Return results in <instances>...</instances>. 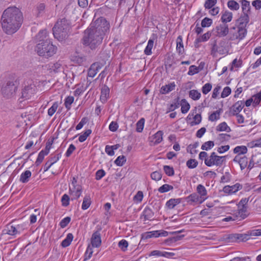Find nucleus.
Listing matches in <instances>:
<instances>
[{
  "label": "nucleus",
  "mask_w": 261,
  "mask_h": 261,
  "mask_svg": "<svg viewBox=\"0 0 261 261\" xmlns=\"http://www.w3.org/2000/svg\"><path fill=\"white\" fill-rule=\"evenodd\" d=\"M35 40L37 43L42 42L51 41L48 38V33L46 30L40 31L36 35Z\"/></svg>",
  "instance_id": "nucleus-11"
},
{
  "label": "nucleus",
  "mask_w": 261,
  "mask_h": 261,
  "mask_svg": "<svg viewBox=\"0 0 261 261\" xmlns=\"http://www.w3.org/2000/svg\"><path fill=\"white\" fill-rule=\"evenodd\" d=\"M22 14L19 9L15 7L6 9L2 16V26L3 31L7 34L15 33L20 28L22 22Z\"/></svg>",
  "instance_id": "nucleus-2"
},
{
  "label": "nucleus",
  "mask_w": 261,
  "mask_h": 261,
  "mask_svg": "<svg viewBox=\"0 0 261 261\" xmlns=\"http://www.w3.org/2000/svg\"><path fill=\"white\" fill-rule=\"evenodd\" d=\"M59 154L54 155L50 158V159L46 162L44 166V171H47L49 168L55 163H56L59 159Z\"/></svg>",
  "instance_id": "nucleus-22"
},
{
  "label": "nucleus",
  "mask_w": 261,
  "mask_h": 261,
  "mask_svg": "<svg viewBox=\"0 0 261 261\" xmlns=\"http://www.w3.org/2000/svg\"><path fill=\"white\" fill-rule=\"evenodd\" d=\"M230 33H232V36L230 37L231 40H242L246 36L247 30L246 27L238 25L237 27L230 28Z\"/></svg>",
  "instance_id": "nucleus-8"
},
{
  "label": "nucleus",
  "mask_w": 261,
  "mask_h": 261,
  "mask_svg": "<svg viewBox=\"0 0 261 261\" xmlns=\"http://www.w3.org/2000/svg\"><path fill=\"white\" fill-rule=\"evenodd\" d=\"M92 131L91 129L86 130L83 134L79 136V140L80 142L85 141L87 137L91 134Z\"/></svg>",
  "instance_id": "nucleus-46"
},
{
  "label": "nucleus",
  "mask_w": 261,
  "mask_h": 261,
  "mask_svg": "<svg viewBox=\"0 0 261 261\" xmlns=\"http://www.w3.org/2000/svg\"><path fill=\"white\" fill-rule=\"evenodd\" d=\"M189 97L194 100H197L201 97V93L197 90H191L189 91Z\"/></svg>",
  "instance_id": "nucleus-37"
},
{
  "label": "nucleus",
  "mask_w": 261,
  "mask_h": 261,
  "mask_svg": "<svg viewBox=\"0 0 261 261\" xmlns=\"http://www.w3.org/2000/svg\"><path fill=\"white\" fill-rule=\"evenodd\" d=\"M248 149L246 146H238L233 149V152L237 154V155L245 154L247 152Z\"/></svg>",
  "instance_id": "nucleus-27"
},
{
  "label": "nucleus",
  "mask_w": 261,
  "mask_h": 261,
  "mask_svg": "<svg viewBox=\"0 0 261 261\" xmlns=\"http://www.w3.org/2000/svg\"><path fill=\"white\" fill-rule=\"evenodd\" d=\"M242 185L239 183H237L235 185L231 186H230L232 194L235 193L239 190L242 189Z\"/></svg>",
  "instance_id": "nucleus-59"
},
{
  "label": "nucleus",
  "mask_w": 261,
  "mask_h": 261,
  "mask_svg": "<svg viewBox=\"0 0 261 261\" xmlns=\"http://www.w3.org/2000/svg\"><path fill=\"white\" fill-rule=\"evenodd\" d=\"M199 72L198 67L195 65H191L189 67L188 74L189 75H193Z\"/></svg>",
  "instance_id": "nucleus-57"
},
{
  "label": "nucleus",
  "mask_w": 261,
  "mask_h": 261,
  "mask_svg": "<svg viewBox=\"0 0 261 261\" xmlns=\"http://www.w3.org/2000/svg\"><path fill=\"white\" fill-rule=\"evenodd\" d=\"M74 101V97L73 96H68L65 99L64 105L65 108L69 110L71 108V105Z\"/></svg>",
  "instance_id": "nucleus-41"
},
{
  "label": "nucleus",
  "mask_w": 261,
  "mask_h": 261,
  "mask_svg": "<svg viewBox=\"0 0 261 261\" xmlns=\"http://www.w3.org/2000/svg\"><path fill=\"white\" fill-rule=\"evenodd\" d=\"M188 202H195L199 200V196L196 193H193L187 197Z\"/></svg>",
  "instance_id": "nucleus-49"
},
{
  "label": "nucleus",
  "mask_w": 261,
  "mask_h": 261,
  "mask_svg": "<svg viewBox=\"0 0 261 261\" xmlns=\"http://www.w3.org/2000/svg\"><path fill=\"white\" fill-rule=\"evenodd\" d=\"M242 9L243 14H249L250 13V5L249 2L247 0H241Z\"/></svg>",
  "instance_id": "nucleus-23"
},
{
  "label": "nucleus",
  "mask_w": 261,
  "mask_h": 261,
  "mask_svg": "<svg viewBox=\"0 0 261 261\" xmlns=\"http://www.w3.org/2000/svg\"><path fill=\"white\" fill-rule=\"evenodd\" d=\"M152 179L155 181H159L161 179L162 175V173L159 171L153 172L150 175Z\"/></svg>",
  "instance_id": "nucleus-50"
},
{
  "label": "nucleus",
  "mask_w": 261,
  "mask_h": 261,
  "mask_svg": "<svg viewBox=\"0 0 261 261\" xmlns=\"http://www.w3.org/2000/svg\"><path fill=\"white\" fill-rule=\"evenodd\" d=\"M227 7L229 9L233 11L238 10L240 8V5L234 0H230L227 2Z\"/></svg>",
  "instance_id": "nucleus-35"
},
{
  "label": "nucleus",
  "mask_w": 261,
  "mask_h": 261,
  "mask_svg": "<svg viewBox=\"0 0 261 261\" xmlns=\"http://www.w3.org/2000/svg\"><path fill=\"white\" fill-rule=\"evenodd\" d=\"M244 107V102L243 100L238 101L230 108L229 111L230 116H234L239 114Z\"/></svg>",
  "instance_id": "nucleus-10"
},
{
  "label": "nucleus",
  "mask_w": 261,
  "mask_h": 261,
  "mask_svg": "<svg viewBox=\"0 0 261 261\" xmlns=\"http://www.w3.org/2000/svg\"><path fill=\"white\" fill-rule=\"evenodd\" d=\"M83 189L82 186H76L70 188L69 191L71 196V200L77 199L81 195Z\"/></svg>",
  "instance_id": "nucleus-13"
},
{
  "label": "nucleus",
  "mask_w": 261,
  "mask_h": 261,
  "mask_svg": "<svg viewBox=\"0 0 261 261\" xmlns=\"http://www.w3.org/2000/svg\"><path fill=\"white\" fill-rule=\"evenodd\" d=\"M176 51L179 55H182L185 53L184 44L182 42V37L179 35L176 39Z\"/></svg>",
  "instance_id": "nucleus-21"
},
{
  "label": "nucleus",
  "mask_w": 261,
  "mask_h": 261,
  "mask_svg": "<svg viewBox=\"0 0 261 261\" xmlns=\"http://www.w3.org/2000/svg\"><path fill=\"white\" fill-rule=\"evenodd\" d=\"M216 130L219 132L226 131L230 132L231 131L230 128L227 125L225 122L220 123L216 128Z\"/></svg>",
  "instance_id": "nucleus-36"
},
{
  "label": "nucleus",
  "mask_w": 261,
  "mask_h": 261,
  "mask_svg": "<svg viewBox=\"0 0 261 261\" xmlns=\"http://www.w3.org/2000/svg\"><path fill=\"white\" fill-rule=\"evenodd\" d=\"M212 88V84L210 83H206L202 87V92L204 94H206L211 90Z\"/></svg>",
  "instance_id": "nucleus-58"
},
{
  "label": "nucleus",
  "mask_w": 261,
  "mask_h": 261,
  "mask_svg": "<svg viewBox=\"0 0 261 261\" xmlns=\"http://www.w3.org/2000/svg\"><path fill=\"white\" fill-rule=\"evenodd\" d=\"M173 189V187L168 184H164L158 189V191L161 193L167 192Z\"/></svg>",
  "instance_id": "nucleus-38"
},
{
  "label": "nucleus",
  "mask_w": 261,
  "mask_h": 261,
  "mask_svg": "<svg viewBox=\"0 0 261 261\" xmlns=\"http://www.w3.org/2000/svg\"><path fill=\"white\" fill-rule=\"evenodd\" d=\"M180 106L181 112L183 114L187 113L190 108V104L185 99H182L181 100Z\"/></svg>",
  "instance_id": "nucleus-34"
},
{
  "label": "nucleus",
  "mask_w": 261,
  "mask_h": 261,
  "mask_svg": "<svg viewBox=\"0 0 261 261\" xmlns=\"http://www.w3.org/2000/svg\"><path fill=\"white\" fill-rule=\"evenodd\" d=\"M32 173L30 170H26L20 175L19 180L22 183H26L29 181L31 176Z\"/></svg>",
  "instance_id": "nucleus-29"
},
{
  "label": "nucleus",
  "mask_w": 261,
  "mask_h": 261,
  "mask_svg": "<svg viewBox=\"0 0 261 261\" xmlns=\"http://www.w3.org/2000/svg\"><path fill=\"white\" fill-rule=\"evenodd\" d=\"M101 66L99 63H94L92 64L88 72L89 76L93 77L101 69Z\"/></svg>",
  "instance_id": "nucleus-16"
},
{
  "label": "nucleus",
  "mask_w": 261,
  "mask_h": 261,
  "mask_svg": "<svg viewBox=\"0 0 261 261\" xmlns=\"http://www.w3.org/2000/svg\"><path fill=\"white\" fill-rule=\"evenodd\" d=\"M110 95V89L106 86L104 85L102 86L101 90V94L100 97V101L103 103H105L108 98L109 97Z\"/></svg>",
  "instance_id": "nucleus-17"
},
{
  "label": "nucleus",
  "mask_w": 261,
  "mask_h": 261,
  "mask_svg": "<svg viewBox=\"0 0 261 261\" xmlns=\"http://www.w3.org/2000/svg\"><path fill=\"white\" fill-rule=\"evenodd\" d=\"M73 234L71 233H69L66 238L62 242L61 246L63 247H67L69 246L73 240Z\"/></svg>",
  "instance_id": "nucleus-32"
},
{
  "label": "nucleus",
  "mask_w": 261,
  "mask_h": 261,
  "mask_svg": "<svg viewBox=\"0 0 261 261\" xmlns=\"http://www.w3.org/2000/svg\"><path fill=\"white\" fill-rule=\"evenodd\" d=\"M250 239L248 231L246 233H238V242H245Z\"/></svg>",
  "instance_id": "nucleus-47"
},
{
  "label": "nucleus",
  "mask_w": 261,
  "mask_h": 261,
  "mask_svg": "<svg viewBox=\"0 0 261 261\" xmlns=\"http://www.w3.org/2000/svg\"><path fill=\"white\" fill-rule=\"evenodd\" d=\"M216 3L217 0H206L204 3V7L207 9H211Z\"/></svg>",
  "instance_id": "nucleus-54"
},
{
  "label": "nucleus",
  "mask_w": 261,
  "mask_h": 261,
  "mask_svg": "<svg viewBox=\"0 0 261 261\" xmlns=\"http://www.w3.org/2000/svg\"><path fill=\"white\" fill-rule=\"evenodd\" d=\"M71 220V218L69 217H66L62 219L60 222V226L61 228H65L69 224Z\"/></svg>",
  "instance_id": "nucleus-60"
},
{
  "label": "nucleus",
  "mask_w": 261,
  "mask_h": 261,
  "mask_svg": "<svg viewBox=\"0 0 261 261\" xmlns=\"http://www.w3.org/2000/svg\"><path fill=\"white\" fill-rule=\"evenodd\" d=\"M197 192L204 200L206 199L207 191L203 185L199 184L197 186Z\"/></svg>",
  "instance_id": "nucleus-30"
},
{
  "label": "nucleus",
  "mask_w": 261,
  "mask_h": 261,
  "mask_svg": "<svg viewBox=\"0 0 261 261\" xmlns=\"http://www.w3.org/2000/svg\"><path fill=\"white\" fill-rule=\"evenodd\" d=\"M212 19L205 17L201 21V26L203 28L208 27L212 24Z\"/></svg>",
  "instance_id": "nucleus-53"
},
{
  "label": "nucleus",
  "mask_w": 261,
  "mask_h": 261,
  "mask_svg": "<svg viewBox=\"0 0 261 261\" xmlns=\"http://www.w3.org/2000/svg\"><path fill=\"white\" fill-rule=\"evenodd\" d=\"M222 111L221 109L214 112L208 117V120L211 121H215L220 119V115Z\"/></svg>",
  "instance_id": "nucleus-33"
},
{
  "label": "nucleus",
  "mask_w": 261,
  "mask_h": 261,
  "mask_svg": "<svg viewBox=\"0 0 261 261\" xmlns=\"http://www.w3.org/2000/svg\"><path fill=\"white\" fill-rule=\"evenodd\" d=\"M153 216L154 213L151 209L149 207H146L143 211L141 218H143L144 221L151 220L153 219Z\"/></svg>",
  "instance_id": "nucleus-18"
},
{
  "label": "nucleus",
  "mask_w": 261,
  "mask_h": 261,
  "mask_svg": "<svg viewBox=\"0 0 261 261\" xmlns=\"http://www.w3.org/2000/svg\"><path fill=\"white\" fill-rule=\"evenodd\" d=\"M126 158L124 155H120L117 157V158L114 161L116 165L119 166H122L126 162Z\"/></svg>",
  "instance_id": "nucleus-42"
},
{
  "label": "nucleus",
  "mask_w": 261,
  "mask_h": 261,
  "mask_svg": "<svg viewBox=\"0 0 261 261\" xmlns=\"http://www.w3.org/2000/svg\"><path fill=\"white\" fill-rule=\"evenodd\" d=\"M214 146V142L212 141H209L203 143L201 146V149L203 150H208Z\"/></svg>",
  "instance_id": "nucleus-43"
},
{
  "label": "nucleus",
  "mask_w": 261,
  "mask_h": 261,
  "mask_svg": "<svg viewBox=\"0 0 261 261\" xmlns=\"http://www.w3.org/2000/svg\"><path fill=\"white\" fill-rule=\"evenodd\" d=\"M230 136L226 134H220L219 135L218 139L221 142L228 141L229 140Z\"/></svg>",
  "instance_id": "nucleus-61"
},
{
  "label": "nucleus",
  "mask_w": 261,
  "mask_h": 261,
  "mask_svg": "<svg viewBox=\"0 0 261 261\" xmlns=\"http://www.w3.org/2000/svg\"><path fill=\"white\" fill-rule=\"evenodd\" d=\"M163 132L162 130H159L154 135L152 136V140L154 144H158L163 140Z\"/></svg>",
  "instance_id": "nucleus-24"
},
{
  "label": "nucleus",
  "mask_w": 261,
  "mask_h": 261,
  "mask_svg": "<svg viewBox=\"0 0 261 261\" xmlns=\"http://www.w3.org/2000/svg\"><path fill=\"white\" fill-rule=\"evenodd\" d=\"M93 247L91 246L90 245H89L86 249V251L85 253V258L84 260L86 261L87 259H89L91 258L92 253H93Z\"/></svg>",
  "instance_id": "nucleus-44"
},
{
  "label": "nucleus",
  "mask_w": 261,
  "mask_h": 261,
  "mask_svg": "<svg viewBox=\"0 0 261 261\" xmlns=\"http://www.w3.org/2000/svg\"><path fill=\"white\" fill-rule=\"evenodd\" d=\"M154 39H150L147 43V45L145 47L144 53L146 55L149 56L152 54V49L153 46Z\"/></svg>",
  "instance_id": "nucleus-31"
},
{
  "label": "nucleus",
  "mask_w": 261,
  "mask_h": 261,
  "mask_svg": "<svg viewBox=\"0 0 261 261\" xmlns=\"http://www.w3.org/2000/svg\"><path fill=\"white\" fill-rule=\"evenodd\" d=\"M145 123V119L143 118H141L136 123V131L138 133H141L143 129Z\"/></svg>",
  "instance_id": "nucleus-40"
},
{
  "label": "nucleus",
  "mask_w": 261,
  "mask_h": 261,
  "mask_svg": "<svg viewBox=\"0 0 261 261\" xmlns=\"http://www.w3.org/2000/svg\"><path fill=\"white\" fill-rule=\"evenodd\" d=\"M91 199L89 194H86L83 199V201L82 205V208L83 210L88 209L91 204Z\"/></svg>",
  "instance_id": "nucleus-25"
},
{
  "label": "nucleus",
  "mask_w": 261,
  "mask_h": 261,
  "mask_svg": "<svg viewBox=\"0 0 261 261\" xmlns=\"http://www.w3.org/2000/svg\"><path fill=\"white\" fill-rule=\"evenodd\" d=\"M225 239L229 243L238 242V233L229 234L226 236Z\"/></svg>",
  "instance_id": "nucleus-39"
},
{
  "label": "nucleus",
  "mask_w": 261,
  "mask_h": 261,
  "mask_svg": "<svg viewBox=\"0 0 261 261\" xmlns=\"http://www.w3.org/2000/svg\"><path fill=\"white\" fill-rule=\"evenodd\" d=\"M198 162L195 159H190L186 163L187 166L190 169H194L198 165Z\"/></svg>",
  "instance_id": "nucleus-45"
},
{
  "label": "nucleus",
  "mask_w": 261,
  "mask_h": 261,
  "mask_svg": "<svg viewBox=\"0 0 261 261\" xmlns=\"http://www.w3.org/2000/svg\"><path fill=\"white\" fill-rule=\"evenodd\" d=\"M181 202V200L180 198L177 199H170L168 201H167L166 203V205L169 209L173 208L176 205L179 204Z\"/></svg>",
  "instance_id": "nucleus-28"
},
{
  "label": "nucleus",
  "mask_w": 261,
  "mask_h": 261,
  "mask_svg": "<svg viewBox=\"0 0 261 261\" xmlns=\"http://www.w3.org/2000/svg\"><path fill=\"white\" fill-rule=\"evenodd\" d=\"M91 243L93 247H99L101 244V235L99 230L95 231L92 235Z\"/></svg>",
  "instance_id": "nucleus-12"
},
{
  "label": "nucleus",
  "mask_w": 261,
  "mask_h": 261,
  "mask_svg": "<svg viewBox=\"0 0 261 261\" xmlns=\"http://www.w3.org/2000/svg\"><path fill=\"white\" fill-rule=\"evenodd\" d=\"M163 169L164 172L168 176H171L174 175V171L173 167L168 165H165L164 166Z\"/></svg>",
  "instance_id": "nucleus-48"
},
{
  "label": "nucleus",
  "mask_w": 261,
  "mask_h": 261,
  "mask_svg": "<svg viewBox=\"0 0 261 261\" xmlns=\"http://www.w3.org/2000/svg\"><path fill=\"white\" fill-rule=\"evenodd\" d=\"M110 23L103 17H99L92 22L85 31L83 38V44L92 49L101 44L104 36L109 32Z\"/></svg>",
  "instance_id": "nucleus-1"
},
{
  "label": "nucleus",
  "mask_w": 261,
  "mask_h": 261,
  "mask_svg": "<svg viewBox=\"0 0 261 261\" xmlns=\"http://www.w3.org/2000/svg\"><path fill=\"white\" fill-rule=\"evenodd\" d=\"M225 157L226 156H218L215 152H213L211 153L208 159L205 160L204 163L208 167H211L213 165L220 166L223 164Z\"/></svg>",
  "instance_id": "nucleus-9"
},
{
  "label": "nucleus",
  "mask_w": 261,
  "mask_h": 261,
  "mask_svg": "<svg viewBox=\"0 0 261 261\" xmlns=\"http://www.w3.org/2000/svg\"><path fill=\"white\" fill-rule=\"evenodd\" d=\"M73 61L79 65H82L86 61L85 57L76 56L74 57Z\"/></svg>",
  "instance_id": "nucleus-63"
},
{
  "label": "nucleus",
  "mask_w": 261,
  "mask_h": 261,
  "mask_svg": "<svg viewBox=\"0 0 261 261\" xmlns=\"http://www.w3.org/2000/svg\"><path fill=\"white\" fill-rule=\"evenodd\" d=\"M233 161L239 163L242 170L246 168L248 165V158L246 156H240L239 155H236L234 158Z\"/></svg>",
  "instance_id": "nucleus-14"
},
{
  "label": "nucleus",
  "mask_w": 261,
  "mask_h": 261,
  "mask_svg": "<svg viewBox=\"0 0 261 261\" xmlns=\"http://www.w3.org/2000/svg\"><path fill=\"white\" fill-rule=\"evenodd\" d=\"M194 121L191 122V125L193 126L199 124L201 121V116L199 114H196L193 117Z\"/></svg>",
  "instance_id": "nucleus-56"
},
{
  "label": "nucleus",
  "mask_w": 261,
  "mask_h": 261,
  "mask_svg": "<svg viewBox=\"0 0 261 261\" xmlns=\"http://www.w3.org/2000/svg\"><path fill=\"white\" fill-rule=\"evenodd\" d=\"M175 84L174 82L171 83L169 84L163 86L161 87L160 92L162 94H166L174 90L175 88Z\"/></svg>",
  "instance_id": "nucleus-19"
},
{
  "label": "nucleus",
  "mask_w": 261,
  "mask_h": 261,
  "mask_svg": "<svg viewBox=\"0 0 261 261\" xmlns=\"http://www.w3.org/2000/svg\"><path fill=\"white\" fill-rule=\"evenodd\" d=\"M24 228L22 224H15L11 223L6 225L5 229L3 230V234H9L16 236L20 234Z\"/></svg>",
  "instance_id": "nucleus-7"
},
{
  "label": "nucleus",
  "mask_w": 261,
  "mask_h": 261,
  "mask_svg": "<svg viewBox=\"0 0 261 261\" xmlns=\"http://www.w3.org/2000/svg\"><path fill=\"white\" fill-rule=\"evenodd\" d=\"M232 19V13L228 11H226L222 15L221 19L223 23H226L231 21Z\"/></svg>",
  "instance_id": "nucleus-26"
},
{
  "label": "nucleus",
  "mask_w": 261,
  "mask_h": 261,
  "mask_svg": "<svg viewBox=\"0 0 261 261\" xmlns=\"http://www.w3.org/2000/svg\"><path fill=\"white\" fill-rule=\"evenodd\" d=\"M37 82L32 79L24 81L21 89V98L24 99H29L34 96L37 92Z\"/></svg>",
  "instance_id": "nucleus-5"
},
{
  "label": "nucleus",
  "mask_w": 261,
  "mask_h": 261,
  "mask_svg": "<svg viewBox=\"0 0 261 261\" xmlns=\"http://www.w3.org/2000/svg\"><path fill=\"white\" fill-rule=\"evenodd\" d=\"M35 50L39 56L48 58L57 53V47L51 41L42 42L37 44Z\"/></svg>",
  "instance_id": "nucleus-4"
},
{
  "label": "nucleus",
  "mask_w": 261,
  "mask_h": 261,
  "mask_svg": "<svg viewBox=\"0 0 261 261\" xmlns=\"http://www.w3.org/2000/svg\"><path fill=\"white\" fill-rule=\"evenodd\" d=\"M229 261H251L250 256L245 257H236L230 259Z\"/></svg>",
  "instance_id": "nucleus-64"
},
{
  "label": "nucleus",
  "mask_w": 261,
  "mask_h": 261,
  "mask_svg": "<svg viewBox=\"0 0 261 261\" xmlns=\"http://www.w3.org/2000/svg\"><path fill=\"white\" fill-rule=\"evenodd\" d=\"M70 29L69 21L65 18L60 19L53 29V35L59 41H62L68 37Z\"/></svg>",
  "instance_id": "nucleus-3"
},
{
  "label": "nucleus",
  "mask_w": 261,
  "mask_h": 261,
  "mask_svg": "<svg viewBox=\"0 0 261 261\" xmlns=\"http://www.w3.org/2000/svg\"><path fill=\"white\" fill-rule=\"evenodd\" d=\"M58 107V102H55L53 106L48 110V115L50 116L53 115V114L56 111L57 108Z\"/></svg>",
  "instance_id": "nucleus-52"
},
{
  "label": "nucleus",
  "mask_w": 261,
  "mask_h": 261,
  "mask_svg": "<svg viewBox=\"0 0 261 261\" xmlns=\"http://www.w3.org/2000/svg\"><path fill=\"white\" fill-rule=\"evenodd\" d=\"M231 90L229 87H225L222 92L221 93V96L222 98H225L228 96L231 93Z\"/></svg>",
  "instance_id": "nucleus-62"
},
{
  "label": "nucleus",
  "mask_w": 261,
  "mask_h": 261,
  "mask_svg": "<svg viewBox=\"0 0 261 261\" xmlns=\"http://www.w3.org/2000/svg\"><path fill=\"white\" fill-rule=\"evenodd\" d=\"M179 97H177L176 102L174 103L171 104L169 106L167 112H172L179 107L180 104L179 103Z\"/></svg>",
  "instance_id": "nucleus-55"
},
{
  "label": "nucleus",
  "mask_w": 261,
  "mask_h": 261,
  "mask_svg": "<svg viewBox=\"0 0 261 261\" xmlns=\"http://www.w3.org/2000/svg\"><path fill=\"white\" fill-rule=\"evenodd\" d=\"M17 89L16 81H7L2 87V93L4 97L9 98L15 94Z\"/></svg>",
  "instance_id": "nucleus-6"
},
{
  "label": "nucleus",
  "mask_w": 261,
  "mask_h": 261,
  "mask_svg": "<svg viewBox=\"0 0 261 261\" xmlns=\"http://www.w3.org/2000/svg\"><path fill=\"white\" fill-rule=\"evenodd\" d=\"M70 198L69 196L65 194L61 198L62 204L63 206H67L69 204Z\"/></svg>",
  "instance_id": "nucleus-51"
},
{
  "label": "nucleus",
  "mask_w": 261,
  "mask_h": 261,
  "mask_svg": "<svg viewBox=\"0 0 261 261\" xmlns=\"http://www.w3.org/2000/svg\"><path fill=\"white\" fill-rule=\"evenodd\" d=\"M249 21V14L243 13H242L241 16L237 20L238 25L243 26L244 27H246V25L248 23Z\"/></svg>",
  "instance_id": "nucleus-20"
},
{
  "label": "nucleus",
  "mask_w": 261,
  "mask_h": 261,
  "mask_svg": "<svg viewBox=\"0 0 261 261\" xmlns=\"http://www.w3.org/2000/svg\"><path fill=\"white\" fill-rule=\"evenodd\" d=\"M218 35L220 37L226 36L229 32V29L227 24L225 23L221 24L216 28Z\"/></svg>",
  "instance_id": "nucleus-15"
}]
</instances>
